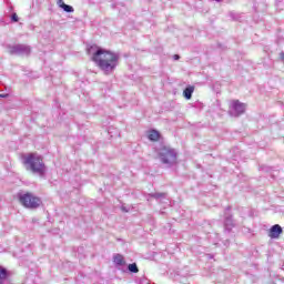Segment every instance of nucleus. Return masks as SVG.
Returning a JSON list of instances; mask_svg holds the SVG:
<instances>
[{"label": "nucleus", "mask_w": 284, "mask_h": 284, "mask_svg": "<svg viewBox=\"0 0 284 284\" xmlns=\"http://www.w3.org/2000/svg\"><path fill=\"white\" fill-rule=\"evenodd\" d=\"M89 54H92V61L95 62L98 68L104 72V74H112L119 65V53L105 50L100 47H91L88 50Z\"/></svg>", "instance_id": "obj_1"}, {"label": "nucleus", "mask_w": 284, "mask_h": 284, "mask_svg": "<svg viewBox=\"0 0 284 284\" xmlns=\"http://www.w3.org/2000/svg\"><path fill=\"white\" fill-rule=\"evenodd\" d=\"M23 165L28 172L31 174H37L40 179H45V174L48 173V166L43 162V158L41 155H37L34 153H30L29 155L23 158Z\"/></svg>", "instance_id": "obj_2"}, {"label": "nucleus", "mask_w": 284, "mask_h": 284, "mask_svg": "<svg viewBox=\"0 0 284 284\" xmlns=\"http://www.w3.org/2000/svg\"><path fill=\"white\" fill-rule=\"evenodd\" d=\"M158 156L162 165H165V168H174L179 159V153L171 146H162L158 152Z\"/></svg>", "instance_id": "obj_3"}, {"label": "nucleus", "mask_w": 284, "mask_h": 284, "mask_svg": "<svg viewBox=\"0 0 284 284\" xmlns=\"http://www.w3.org/2000/svg\"><path fill=\"white\" fill-rule=\"evenodd\" d=\"M18 200L23 207H27V210H37L38 207H41V199L32 193H18Z\"/></svg>", "instance_id": "obj_4"}, {"label": "nucleus", "mask_w": 284, "mask_h": 284, "mask_svg": "<svg viewBox=\"0 0 284 284\" xmlns=\"http://www.w3.org/2000/svg\"><path fill=\"white\" fill-rule=\"evenodd\" d=\"M8 52L16 57H30L32 54V48L28 44H9Z\"/></svg>", "instance_id": "obj_5"}, {"label": "nucleus", "mask_w": 284, "mask_h": 284, "mask_svg": "<svg viewBox=\"0 0 284 284\" xmlns=\"http://www.w3.org/2000/svg\"><path fill=\"white\" fill-rule=\"evenodd\" d=\"M245 109H246L245 103H242V102L239 101V100H234V101L231 103V105H230L229 114H230L231 116L239 118V116L245 114Z\"/></svg>", "instance_id": "obj_6"}, {"label": "nucleus", "mask_w": 284, "mask_h": 284, "mask_svg": "<svg viewBox=\"0 0 284 284\" xmlns=\"http://www.w3.org/2000/svg\"><path fill=\"white\" fill-rule=\"evenodd\" d=\"M230 210H232V206H226L224 213V232L227 233L232 232V229L236 226L233 215L227 213Z\"/></svg>", "instance_id": "obj_7"}, {"label": "nucleus", "mask_w": 284, "mask_h": 284, "mask_svg": "<svg viewBox=\"0 0 284 284\" xmlns=\"http://www.w3.org/2000/svg\"><path fill=\"white\" fill-rule=\"evenodd\" d=\"M283 234V227L280 224H274L268 231L270 239H278Z\"/></svg>", "instance_id": "obj_8"}, {"label": "nucleus", "mask_w": 284, "mask_h": 284, "mask_svg": "<svg viewBox=\"0 0 284 284\" xmlns=\"http://www.w3.org/2000/svg\"><path fill=\"white\" fill-rule=\"evenodd\" d=\"M113 263L118 267H123V265H125V257H123L121 254L116 253L113 255Z\"/></svg>", "instance_id": "obj_9"}, {"label": "nucleus", "mask_w": 284, "mask_h": 284, "mask_svg": "<svg viewBox=\"0 0 284 284\" xmlns=\"http://www.w3.org/2000/svg\"><path fill=\"white\" fill-rule=\"evenodd\" d=\"M9 276L10 272H8V268L0 265V284H4Z\"/></svg>", "instance_id": "obj_10"}, {"label": "nucleus", "mask_w": 284, "mask_h": 284, "mask_svg": "<svg viewBox=\"0 0 284 284\" xmlns=\"http://www.w3.org/2000/svg\"><path fill=\"white\" fill-rule=\"evenodd\" d=\"M192 94H194V87L187 85L183 91L184 99H186V101H190V99H192Z\"/></svg>", "instance_id": "obj_11"}, {"label": "nucleus", "mask_w": 284, "mask_h": 284, "mask_svg": "<svg viewBox=\"0 0 284 284\" xmlns=\"http://www.w3.org/2000/svg\"><path fill=\"white\" fill-rule=\"evenodd\" d=\"M148 139L149 141H159V139H161V133L156 130H152L150 131Z\"/></svg>", "instance_id": "obj_12"}, {"label": "nucleus", "mask_w": 284, "mask_h": 284, "mask_svg": "<svg viewBox=\"0 0 284 284\" xmlns=\"http://www.w3.org/2000/svg\"><path fill=\"white\" fill-rule=\"evenodd\" d=\"M149 196L155 199V201H161L168 197V193H150Z\"/></svg>", "instance_id": "obj_13"}, {"label": "nucleus", "mask_w": 284, "mask_h": 284, "mask_svg": "<svg viewBox=\"0 0 284 284\" xmlns=\"http://www.w3.org/2000/svg\"><path fill=\"white\" fill-rule=\"evenodd\" d=\"M128 271L131 274H139V266L136 265V263H132L128 265Z\"/></svg>", "instance_id": "obj_14"}, {"label": "nucleus", "mask_w": 284, "mask_h": 284, "mask_svg": "<svg viewBox=\"0 0 284 284\" xmlns=\"http://www.w3.org/2000/svg\"><path fill=\"white\" fill-rule=\"evenodd\" d=\"M60 8H61L64 12H68V13L74 12V8H73L72 6H70V4H65V2H64V4H62Z\"/></svg>", "instance_id": "obj_15"}, {"label": "nucleus", "mask_w": 284, "mask_h": 284, "mask_svg": "<svg viewBox=\"0 0 284 284\" xmlns=\"http://www.w3.org/2000/svg\"><path fill=\"white\" fill-rule=\"evenodd\" d=\"M11 21L12 23H19V16L16 12L11 14Z\"/></svg>", "instance_id": "obj_16"}, {"label": "nucleus", "mask_w": 284, "mask_h": 284, "mask_svg": "<svg viewBox=\"0 0 284 284\" xmlns=\"http://www.w3.org/2000/svg\"><path fill=\"white\" fill-rule=\"evenodd\" d=\"M121 210H122L123 212H125V213L130 212V209L126 207L125 205H122V206H121Z\"/></svg>", "instance_id": "obj_17"}, {"label": "nucleus", "mask_w": 284, "mask_h": 284, "mask_svg": "<svg viewBox=\"0 0 284 284\" xmlns=\"http://www.w3.org/2000/svg\"><path fill=\"white\" fill-rule=\"evenodd\" d=\"M9 94L8 93H2L0 94V99H8Z\"/></svg>", "instance_id": "obj_18"}, {"label": "nucleus", "mask_w": 284, "mask_h": 284, "mask_svg": "<svg viewBox=\"0 0 284 284\" xmlns=\"http://www.w3.org/2000/svg\"><path fill=\"white\" fill-rule=\"evenodd\" d=\"M173 59H174V61H179V59H181V55L174 54V55H173Z\"/></svg>", "instance_id": "obj_19"}, {"label": "nucleus", "mask_w": 284, "mask_h": 284, "mask_svg": "<svg viewBox=\"0 0 284 284\" xmlns=\"http://www.w3.org/2000/svg\"><path fill=\"white\" fill-rule=\"evenodd\" d=\"M57 1H58L59 8H61V6L65 3V2H63V0H57Z\"/></svg>", "instance_id": "obj_20"}, {"label": "nucleus", "mask_w": 284, "mask_h": 284, "mask_svg": "<svg viewBox=\"0 0 284 284\" xmlns=\"http://www.w3.org/2000/svg\"><path fill=\"white\" fill-rule=\"evenodd\" d=\"M215 1H217V3H221V0H215Z\"/></svg>", "instance_id": "obj_21"}]
</instances>
